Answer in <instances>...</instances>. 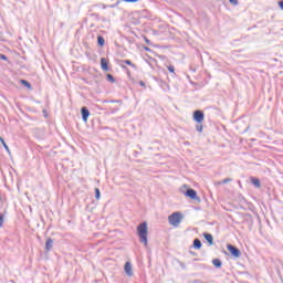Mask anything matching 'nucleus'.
I'll return each instance as SVG.
<instances>
[{
    "instance_id": "nucleus-11",
    "label": "nucleus",
    "mask_w": 283,
    "mask_h": 283,
    "mask_svg": "<svg viewBox=\"0 0 283 283\" xmlns=\"http://www.w3.org/2000/svg\"><path fill=\"white\" fill-rule=\"evenodd\" d=\"M203 238L210 247H213V234L205 232Z\"/></svg>"
},
{
    "instance_id": "nucleus-18",
    "label": "nucleus",
    "mask_w": 283,
    "mask_h": 283,
    "mask_svg": "<svg viewBox=\"0 0 283 283\" xmlns=\"http://www.w3.org/2000/svg\"><path fill=\"white\" fill-rule=\"evenodd\" d=\"M106 80L109 82V83H116V78L114 77V75H112V74H107L106 75Z\"/></svg>"
},
{
    "instance_id": "nucleus-20",
    "label": "nucleus",
    "mask_w": 283,
    "mask_h": 283,
    "mask_svg": "<svg viewBox=\"0 0 283 283\" xmlns=\"http://www.w3.org/2000/svg\"><path fill=\"white\" fill-rule=\"evenodd\" d=\"M95 198L96 200H101V189L95 188Z\"/></svg>"
},
{
    "instance_id": "nucleus-25",
    "label": "nucleus",
    "mask_w": 283,
    "mask_h": 283,
    "mask_svg": "<svg viewBox=\"0 0 283 283\" xmlns=\"http://www.w3.org/2000/svg\"><path fill=\"white\" fill-rule=\"evenodd\" d=\"M0 61H8V55L0 53Z\"/></svg>"
},
{
    "instance_id": "nucleus-19",
    "label": "nucleus",
    "mask_w": 283,
    "mask_h": 283,
    "mask_svg": "<svg viewBox=\"0 0 283 283\" xmlns=\"http://www.w3.org/2000/svg\"><path fill=\"white\" fill-rule=\"evenodd\" d=\"M168 72H170V74H174V76H176V66L174 65H168Z\"/></svg>"
},
{
    "instance_id": "nucleus-34",
    "label": "nucleus",
    "mask_w": 283,
    "mask_h": 283,
    "mask_svg": "<svg viewBox=\"0 0 283 283\" xmlns=\"http://www.w3.org/2000/svg\"><path fill=\"white\" fill-rule=\"evenodd\" d=\"M0 202H1V196H0Z\"/></svg>"
},
{
    "instance_id": "nucleus-12",
    "label": "nucleus",
    "mask_w": 283,
    "mask_h": 283,
    "mask_svg": "<svg viewBox=\"0 0 283 283\" xmlns=\"http://www.w3.org/2000/svg\"><path fill=\"white\" fill-rule=\"evenodd\" d=\"M251 184L256 188L260 189V187H262V184L260 182V179L255 178V177H251Z\"/></svg>"
},
{
    "instance_id": "nucleus-24",
    "label": "nucleus",
    "mask_w": 283,
    "mask_h": 283,
    "mask_svg": "<svg viewBox=\"0 0 283 283\" xmlns=\"http://www.w3.org/2000/svg\"><path fill=\"white\" fill-rule=\"evenodd\" d=\"M120 0H117L116 3L108 6V8H118Z\"/></svg>"
},
{
    "instance_id": "nucleus-31",
    "label": "nucleus",
    "mask_w": 283,
    "mask_h": 283,
    "mask_svg": "<svg viewBox=\"0 0 283 283\" xmlns=\"http://www.w3.org/2000/svg\"><path fill=\"white\" fill-rule=\"evenodd\" d=\"M128 76H132V72H129V69H127Z\"/></svg>"
},
{
    "instance_id": "nucleus-22",
    "label": "nucleus",
    "mask_w": 283,
    "mask_h": 283,
    "mask_svg": "<svg viewBox=\"0 0 283 283\" xmlns=\"http://www.w3.org/2000/svg\"><path fill=\"white\" fill-rule=\"evenodd\" d=\"M231 6H240V1L238 0H228Z\"/></svg>"
},
{
    "instance_id": "nucleus-13",
    "label": "nucleus",
    "mask_w": 283,
    "mask_h": 283,
    "mask_svg": "<svg viewBox=\"0 0 283 283\" xmlns=\"http://www.w3.org/2000/svg\"><path fill=\"white\" fill-rule=\"evenodd\" d=\"M192 247L193 249H197V250L202 249V241H200V239H195L192 242Z\"/></svg>"
},
{
    "instance_id": "nucleus-14",
    "label": "nucleus",
    "mask_w": 283,
    "mask_h": 283,
    "mask_svg": "<svg viewBox=\"0 0 283 283\" xmlns=\"http://www.w3.org/2000/svg\"><path fill=\"white\" fill-rule=\"evenodd\" d=\"M212 264L216 269H222V261L220 259H213Z\"/></svg>"
},
{
    "instance_id": "nucleus-6",
    "label": "nucleus",
    "mask_w": 283,
    "mask_h": 283,
    "mask_svg": "<svg viewBox=\"0 0 283 283\" xmlns=\"http://www.w3.org/2000/svg\"><path fill=\"white\" fill-rule=\"evenodd\" d=\"M126 65H129L130 67H133V70H138V66L136 64H134L132 62V60H120L119 61V66L122 70H127Z\"/></svg>"
},
{
    "instance_id": "nucleus-4",
    "label": "nucleus",
    "mask_w": 283,
    "mask_h": 283,
    "mask_svg": "<svg viewBox=\"0 0 283 283\" xmlns=\"http://www.w3.org/2000/svg\"><path fill=\"white\" fill-rule=\"evenodd\" d=\"M192 118L195 123L202 124V120H205V112L201 109H197L192 114Z\"/></svg>"
},
{
    "instance_id": "nucleus-2",
    "label": "nucleus",
    "mask_w": 283,
    "mask_h": 283,
    "mask_svg": "<svg viewBox=\"0 0 283 283\" xmlns=\"http://www.w3.org/2000/svg\"><path fill=\"white\" fill-rule=\"evenodd\" d=\"M180 192L184 193L186 198H190V200H198V202H200V197H198V192L193 190V188H189L187 185H184L180 188Z\"/></svg>"
},
{
    "instance_id": "nucleus-5",
    "label": "nucleus",
    "mask_w": 283,
    "mask_h": 283,
    "mask_svg": "<svg viewBox=\"0 0 283 283\" xmlns=\"http://www.w3.org/2000/svg\"><path fill=\"white\" fill-rule=\"evenodd\" d=\"M228 251L231 253L232 258H240L242 255V252L240 251V249H238V247L233 245V244H228L227 245Z\"/></svg>"
},
{
    "instance_id": "nucleus-15",
    "label": "nucleus",
    "mask_w": 283,
    "mask_h": 283,
    "mask_svg": "<svg viewBox=\"0 0 283 283\" xmlns=\"http://www.w3.org/2000/svg\"><path fill=\"white\" fill-rule=\"evenodd\" d=\"M97 45H99V48H103V45H105V38H103V35L97 36Z\"/></svg>"
},
{
    "instance_id": "nucleus-29",
    "label": "nucleus",
    "mask_w": 283,
    "mask_h": 283,
    "mask_svg": "<svg viewBox=\"0 0 283 283\" xmlns=\"http://www.w3.org/2000/svg\"><path fill=\"white\" fill-rule=\"evenodd\" d=\"M144 39H145L147 45H151V41H149V39H147V36H145Z\"/></svg>"
},
{
    "instance_id": "nucleus-33",
    "label": "nucleus",
    "mask_w": 283,
    "mask_h": 283,
    "mask_svg": "<svg viewBox=\"0 0 283 283\" xmlns=\"http://www.w3.org/2000/svg\"><path fill=\"white\" fill-rule=\"evenodd\" d=\"M146 52H149V48H145Z\"/></svg>"
},
{
    "instance_id": "nucleus-8",
    "label": "nucleus",
    "mask_w": 283,
    "mask_h": 283,
    "mask_svg": "<svg viewBox=\"0 0 283 283\" xmlns=\"http://www.w3.org/2000/svg\"><path fill=\"white\" fill-rule=\"evenodd\" d=\"M124 271H125L126 275H128V277H133L134 276V271L132 270V263L129 261H127L125 263Z\"/></svg>"
},
{
    "instance_id": "nucleus-17",
    "label": "nucleus",
    "mask_w": 283,
    "mask_h": 283,
    "mask_svg": "<svg viewBox=\"0 0 283 283\" xmlns=\"http://www.w3.org/2000/svg\"><path fill=\"white\" fill-rule=\"evenodd\" d=\"M21 85L28 87V90H32V84H30V82H28L27 80H21Z\"/></svg>"
},
{
    "instance_id": "nucleus-10",
    "label": "nucleus",
    "mask_w": 283,
    "mask_h": 283,
    "mask_svg": "<svg viewBox=\"0 0 283 283\" xmlns=\"http://www.w3.org/2000/svg\"><path fill=\"white\" fill-rule=\"evenodd\" d=\"M53 247H54V240L52 238H48L45 242V252L50 253Z\"/></svg>"
},
{
    "instance_id": "nucleus-28",
    "label": "nucleus",
    "mask_w": 283,
    "mask_h": 283,
    "mask_svg": "<svg viewBox=\"0 0 283 283\" xmlns=\"http://www.w3.org/2000/svg\"><path fill=\"white\" fill-rule=\"evenodd\" d=\"M277 3H279V8H281V10H283V0H280Z\"/></svg>"
},
{
    "instance_id": "nucleus-32",
    "label": "nucleus",
    "mask_w": 283,
    "mask_h": 283,
    "mask_svg": "<svg viewBox=\"0 0 283 283\" xmlns=\"http://www.w3.org/2000/svg\"><path fill=\"white\" fill-rule=\"evenodd\" d=\"M190 254H191V255H196V252L190 251Z\"/></svg>"
},
{
    "instance_id": "nucleus-3",
    "label": "nucleus",
    "mask_w": 283,
    "mask_h": 283,
    "mask_svg": "<svg viewBox=\"0 0 283 283\" xmlns=\"http://www.w3.org/2000/svg\"><path fill=\"white\" fill-rule=\"evenodd\" d=\"M168 222L172 227H178L182 222V213L181 212H172L168 217Z\"/></svg>"
},
{
    "instance_id": "nucleus-16",
    "label": "nucleus",
    "mask_w": 283,
    "mask_h": 283,
    "mask_svg": "<svg viewBox=\"0 0 283 283\" xmlns=\"http://www.w3.org/2000/svg\"><path fill=\"white\" fill-rule=\"evenodd\" d=\"M0 142L2 147H4L6 151L10 154V147H8V144H6V139H3V137H0Z\"/></svg>"
},
{
    "instance_id": "nucleus-30",
    "label": "nucleus",
    "mask_w": 283,
    "mask_h": 283,
    "mask_svg": "<svg viewBox=\"0 0 283 283\" xmlns=\"http://www.w3.org/2000/svg\"><path fill=\"white\" fill-rule=\"evenodd\" d=\"M139 85H140L142 87H145V83H144L143 81L139 82Z\"/></svg>"
},
{
    "instance_id": "nucleus-9",
    "label": "nucleus",
    "mask_w": 283,
    "mask_h": 283,
    "mask_svg": "<svg viewBox=\"0 0 283 283\" xmlns=\"http://www.w3.org/2000/svg\"><path fill=\"white\" fill-rule=\"evenodd\" d=\"M101 67L104 72H109V61L107 59L102 57L101 59Z\"/></svg>"
},
{
    "instance_id": "nucleus-7",
    "label": "nucleus",
    "mask_w": 283,
    "mask_h": 283,
    "mask_svg": "<svg viewBox=\"0 0 283 283\" xmlns=\"http://www.w3.org/2000/svg\"><path fill=\"white\" fill-rule=\"evenodd\" d=\"M81 114H82V120L84 123H87V119L90 118V115H91L90 108H87L86 106H83L81 108Z\"/></svg>"
},
{
    "instance_id": "nucleus-27",
    "label": "nucleus",
    "mask_w": 283,
    "mask_h": 283,
    "mask_svg": "<svg viewBox=\"0 0 283 283\" xmlns=\"http://www.w3.org/2000/svg\"><path fill=\"white\" fill-rule=\"evenodd\" d=\"M3 227V214L0 213V228Z\"/></svg>"
},
{
    "instance_id": "nucleus-21",
    "label": "nucleus",
    "mask_w": 283,
    "mask_h": 283,
    "mask_svg": "<svg viewBox=\"0 0 283 283\" xmlns=\"http://www.w3.org/2000/svg\"><path fill=\"white\" fill-rule=\"evenodd\" d=\"M232 181H233V179H231V178H226V179H223V180L220 182V185H227V184L232 182Z\"/></svg>"
},
{
    "instance_id": "nucleus-1",
    "label": "nucleus",
    "mask_w": 283,
    "mask_h": 283,
    "mask_svg": "<svg viewBox=\"0 0 283 283\" xmlns=\"http://www.w3.org/2000/svg\"><path fill=\"white\" fill-rule=\"evenodd\" d=\"M149 233V228L147 226V221L142 222L140 224L137 226V235L139 238V242L147 247L148 244V239L147 235Z\"/></svg>"
},
{
    "instance_id": "nucleus-26",
    "label": "nucleus",
    "mask_w": 283,
    "mask_h": 283,
    "mask_svg": "<svg viewBox=\"0 0 283 283\" xmlns=\"http://www.w3.org/2000/svg\"><path fill=\"white\" fill-rule=\"evenodd\" d=\"M125 3H138V0H122Z\"/></svg>"
},
{
    "instance_id": "nucleus-23",
    "label": "nucleus",
    "mask_w": 283,
    "mask_h": 283,
    "mask_svg": "<svg viewBox=\"0 0 283 283\" xmlns=\"http://www.w3.org/2000/svg\"><path fill=\"white\" fill-rule=\"evenodd\" d=\"M196 129L199 132V134H202V129H203L202 124H198V125L196 126Z\"/></svg>"
}]
</instances>
